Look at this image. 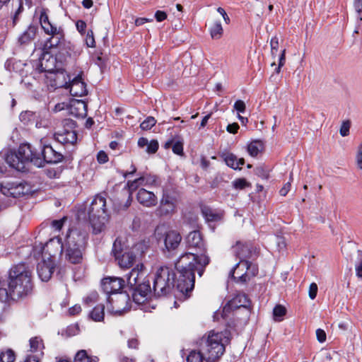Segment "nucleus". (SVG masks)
<instances>
[{
	"instance_id": "nucleus-1",
	"label": "nucleus",
	"mask_w": 362,
	"mask_h": 362,
	"mask_svg": "<svg viewBox=\"0 0 362 362\" xmlns=\"http://www.w3.org/2000/svg\"><path fill=\"white\" fill-rule=\"evenodd\" d=\"M187 247L194 249L197 253L186 252L182 255L175 263L179 273L176 288L187 298L194 287V272L202 276L205 267L209 264L210 259L206 255V249L199 231L190 232L186 238Z\"/></svg>"
},
{
	"instance_id": "nucleus-2",
	"label": "nucleus",
	"mask_w": 362,
	"mask_h": 362,
	"mask_svg": "<svg viewBox=\"0 0 362 362\" xmlns=\"http://www.w3.org/2000/svg\"><path fill=\"white\" fill-rule=\"evenodd\" d=\"M5 282L8 297L13 300L24 298L33 291L32 269L25 264L14 265L8 271Z\"/></svg>"
},
{
	"instance_id": "nucleus-3",
	"label": "nucleus",
	"mask_w": 362,
	"mask_h": 362,
	"mask_svg": "<svg viewBox=\"0 0 362 362\" xmlns=\"http://www.w3.org/2000/svg\"><path fill=\"white\" fill-rule=\"evenodd\" d=\"M230 339L227 332L210 331L198 342V347L208 362H215L224 354Z\"/></svg>"
},
{
	"instance_id": "nucleus-4",
	"label": "nucleus",
	"mask_w": 362,
	"mask_h": 362,
	"mask_svg": "<svg viewBox=\"0 0 362 362\" xmlns=\"http://www.w3.org/2000/svg\"><path fill=\"white\" fill-rule=\"evenodd\" d=\"M87 239L88 233L86 231L78 229L69 230L64 244L66 260L71 264L81 263Z\"/></svg>"
},
{
	"instance_id": "nucleus-5",
	"label": "nucleus",
	"mask_w": 362,
	"mask_h": 362,
	"mask_svg": "<svg viewBox=\"0 0 362 362\" xmlns=\"http://www.w3.org/2000/svg\"><path fill=\"white\" fill-rule=\"evenodd\" d=\"M5 160L11 168L18 171L25 170V164L28 163H31L37 167H42L40 155L28 144L21 145L17 151H9L5 155Z\"/></svg>"
},
{
	"instance_id": "nucleus-6",
	"label": "nucleus",
	"mask_w": 362,
	"mask_h": 362,
	"mask_svg": "<svg viewBox=\"0 0 362 362\" xmlns=\"http://www.w3.org/2000/svg\"><path fill=\"white\" fill-rule=\"evenodd\" d=\"M147 250L144 242H139L132 247H124L120 241L116 240L113 244L112 253L121 268H130L133 266L139 257L141 256Z\"/></svg>"
},
{
	"instance_id": "nucleus-7",
	"label": "nucleus",
	"mask_w": 362,
	"mask_h": 362,
	"mask_svg": "<svg viewBox=\"0 0 362 362\" xmlns=\"http://www.w3.org/2000/svg\"><path fill=\"white\" fill-rule=\"evenodd\" d=\"M88 221L94 234L103 232L108 221L106 199L101 195H96L88 209Z\"/></svg>"
},
{
	"instance_id": "nucleus-8",
	"label": "nucleus",
	"mask_w": 362,
	"mask_h": 362,
	"mask_svg": "<svg viewBox=\"0 0 362 362\" xmlns=\"http://www.w3.org/2000/svg\"><path fill=\"white\" fill-rule=\"evenodd\" d=\"M174 286V274L166 267H160L156 273L153 290L155 296H165L169 294Z\"/></svg>"
},
{
	"instance_id": "nucleus-9",
	"label": "nucleus",
	"mask_w": 362,
	"mask_h": 362,
	"mask_svg": "<svg viewBox=\"0 0 362 362\" xmlns=\"http://www.w3.org/2000/svg\"><path fill=\"white\" fill-rule=\"evenodd\" d=\"M66 74L64 72H59L54 76V88L66 87L69 88L71 95L76 97H82L87 94L88 90L86 83L82 81L81 76H78L69 82L66 81Z\"/></svg>"
},
{
	"instance_id": "nucleus-10",
	"label": "nucleus",
	"mask_w": 362,
	"mask_h": 362,
	"mask_svg": "<svg viewBox=\"0 0 362 362\" xmlns=\"http://www.w3.org/2000/svg\"><path fill=\"white\" fill-rule=\"evenodd\" d=\"M40 22L45 33L51 35V37L46 41L45 46L48 48L58 46L64 38L63 30L50 23L45 10H42L40 13Z\"/></svg>"
},
{
	"instance_id": "nucleus-11",
	"label": "nucleus",
	"mask_w": 362,
	"mask_h": 362,
	"mask_svg": "<svg viewBox=\"0 0 362 362\" xmlns=\"http://www.w3.org/2000/svg\"><path fill=\"white\" fill-rule=\"evenodd\" d=\"M178 200L179 195L176 191L169 188L163 189L160 205L156 209L157 214L160 216L174 214L176 211Z\"/></svg>"
},
{
	"instance_id": "nucleus-12",
	"label": "nucleus",
	"mask_w": 362,
	"mask_h": 362,
	"mask_svg": "<svg viewBox=\"0 0 362 362\" xmlns=\"http://www.w3.org/2000/svg\"><path fill=\"white\" fill-rule=\"evenodd\" d=\"M107 300V310L115 315H120L130 309V298L127 292L115 293L109 296Z\"/></svg>"
},
{
	"instance_id": "nucleus-13",
	"label": "nucleus",
	"mask_w": 362,
	"mask_h": 362,
	"mask_svg": "<svg viewBox=\"0 0 362 362\" xmlns=\"http://www.w3.org/2000/svg\"><path fill=\"white\" fill-rule=\"evenodd\" d=\"M62 124L63 128L54 133L55 139L63 144H75L77 141V134L74 129L75 122L72 119H66Z\"/></svg>"
},
{
	"instance_id": "nucleus-14",
	"label": "nucleus",
	"mask_w": 362,
	"mask_h": 362,
	"mask_svg": "<svg viewBox=\"0 0 362 362\" xmlns=\"http://www.w3.org/2000/svg\"><path fill=\"white\" fill-rule=\"evenodd\" d=\"M64 250V244L61 239L54 238L50 239L42 249V257L48 260L54 261L55 256L61 254Z\"/></svg>"
},
{
	"instance_id": "nucleus-15",
	"label": "nucleus",
	"mask_w": 362,
	"mask_h": 362,
	"mask_svg": "<svg viewBox=\"0 0 362 362\" xmlns=\"http://www.w3.org/2000/svg\"><path fill=\"white\" fill-rule=\"evenodd\" d=\"M132 288L133 301L139 305L144 303L151 293L149 281H143L140 285Z\"/></svg>"
},
{
	"instance_id": "nucleus-16",
	"label": "nucleus",
	"mask_w": 362,
	"mask_h": 362,
	"mask_svg": "<svg viewBox=\"0 0 362 362\" xmlns=\"http://www.w3.org/2000/svg\"><path fill=\"white\" fill-rule=\"evenodd\" d=\"M146 272L144 270V265L139 264L136 267L133 268L129 274L127 276V281L128 285L133 288L142 284L143 281H149L146 280Z\"/></svg>"
},
{
	"instance_id": "nucleus-17",
	"label": "nucleus",
	"mask_w": 362,
	"mask_h": 362,
	"mask_svg": "<svg viewBox=\"0 0 362 362\" xmlns=\"http://www.w3.org/2000/svg\"><path fill=\"white\" fill-rule=\"evenodd\" d=\"M35 151L40 155L42 160V165L45 162L48 163H57L61 162L64 158V156L61 153L55 151L49 145L44 146L41 149L40 153L37 152L36 151Z\"/></svg>"
},
{
	"instance_id": "nucleus-18",
	"label": "nucleus",
	"mask_w": 362,
	"mask_h": 362,
	"mask_svg": "<svg viewBox=\"0 0 362 362\" xmlns=\"http://www.w3.org/2000/svg\"><path fill=\"white\" fill-rule=\"evenodd\" d=\"M124 286V281L117 277H106L102 280L101 286L105 293L111 296L118 293Z\"/></svg>"
},
{
	"instance_id": "nucleus-19",
	"label": "nucleus",
	"mask_w": 362,
	"mask_h": 362,
	"mask_svg": "<svg viewBox=\"0 0 362 362\" xmlns=\"http://www.w3.org/2000/svg\"><path fill=\"white\" fill-rule=\"evenodd\" d=\"M54 261L42 258V261H40L37 266V272L39 278L42 281H49L54 272Z\"/></svg>"
},
{
	"instance_id": "nucleus-20",
	"label": "nucleus",
	"mask_w": 362,
	"mask_h": 362,
	"mask_svg": "<svg viewBox=\"0 0 362 362\" xmlns=\"http://www.w3.org/2000/svg\"><path fill=\"white\" fill-rule=\"evenodd\" d=\"M248 261L245 259H241L236 264V265L230 272L229 276L231 278H238V282L245 283L248 281V274L247 269Z\"/></svg>"
},
{
	"instance_id": "nucleus-21",
	"label": "nucleus",
	"mask_w": 362,
	"mask_h": 362,
	"mask_svg": "<svg viewBox=\"0 0 362 362\" xmlns=\"http://www.w3.org/2000/svg\"><path fill=\"white\" fill-rule=\"evenodd\" d=\"M136 199L138 202L146 207H152L157 204L158 199L153 192L144 188L139 189Z\"/></svg>"
},
{
	"instance_id": "nucleus-22",
	"label": "nucleus",
	"mask_w": 362,
	"mask_h": 362,
	"mask_svg": "<svg viewBox=\"0 0 362 362\" xmlns=\"http://www.w3.org/2000/svg\"><path fill=\"white\" fill-rule=\"evenodd\" d=\"M5 279L0 276V320L4 317L5 313L8 308V300L9 297L7 294V289L5 287Z\"/></svg>"
},
{
	"instance_id": "nucleus-23",
	"label": "nucleus",
	"mask_w": 362,
	"mask_h": 362,
	"mask_svg": "<svg viewBox=\"0 0 362 362\" xmlns=\"http://www.w3.org/2000/svg\"><path fill=\"white\" fill-rule=\"evenodd\" d=\"M182 238L180 235L175 231L170 230L166 233L165 237V246L168 251L176 249L180 243Z\"/></svg>"
},
{
	"instance_id": "nucleus-24",
	"label": "nucleus",
	"mask_w": 362,
	"mask_h": 362,
	"mask_svg": "<svg viewBox=\"0 0 362 362\" xmlns=\"http://www.w3.org/2000/svg\"><path fill=\"white\" fill-rule=\"evenodd\" d=\"M69 112L75 117L84 118L87 116V105L82 100L74 101L70 105Z\"/></svg>"
},
{
	"instance_id": "nucleus-25",
	"label": "nucleus",
	"mask_w": 362,
	"mask_h": 362,
	"mask_svg": "<svg viewBox=\"0 0 362 362\" xmlns=\"http://www.w3.org/2000/svg\"><path fill=\"white\" fill-rule=\"evenodd\" d=\"M221 157L223 158L228 167L234 170H240V165H243L245 163L244 158H239L238 160L235 155L229 152H222Z\"/></svg>"
},
{
	"instance_id": "nucleus-26",
	"label": "nucleus",
	"mask_w": 362,
	"mask_h": 362,
	"mask_svg": "<svg viewBox=\"0 0 362 362\" xmlns=\"http://www.w3.org/2000/svg\"><path fill=\"white\" fill-rule=\"evenodd\" d=\"M30 351L34 353L35 356L42 357L45 348L42 339L39 337H34L30 339Z\"/></svg>"
},
{
	"instance_id": "nucleus-27",
	"label": "nucleus",
	"mask_w": 362,
	"mask_h": 362,
	"mask_svg": "<svg viewBox=\"0 0 362 362\" xmlns=\"http://www.w3.org/2000/svg\"><path fill=\"white\" fill-rule=\"evenodd\" d=\"M36 28L30 26L19 37L21 44H27L31 42L35 37Z\"/></svg>"
},
{
	"instance_id": "nucleus-28",
	"label": "nucleus",
	"mask_w": 362,
	"mask_h": 362,
	"mask_svg": "<svg viewBox=\"0 0 362 362\" xmlns=\"http://www.w3.org/2000/svg\"><path fill=\"white\" fill-rule=\"evenodd\" d=\"M105 306L102 304L96 305L90 313L91 319L96 322H100L104 319Z\"/></svg>"
},
{
	"instance_id": "nucleus-29",
	"label": "nucleus",
	"mask_w": 362,
	"mask_h": 362,
	"mask_svg": "<svg viewBox=\"0 0 362 362\" xmlns=\"http://www.w3.org/2000/svg\"><path fill=\"white\" fill-rule=\"evenodd\" d=\"M139 178L142 186L152 187L157 186L159 184L158 178L156 175H146Z\"/></svg>"
},
{
	"instance_id": "nucleus-30",
	"label": "nucleus",
	"mask_w": 362,
	"mask_h": 362,
	"mask_svg": "<svg viewBox=\"0 0 362 362\" xmlns=\"http://www.w3.org/2000/svg\"><path fill=\"white\" fill-rule=\"evenodd\" d=\"M235 252L236 253V255L240 258V260L244 259L245 258H247L248 257V246L240 242H237L236 245L235 247Z\"/></svg>"
},
{
	"instance_id": "nucleus-31",
	"label": "nucleus",
	"mask_w": 362,
	"mask_h": 362,
	"mask_svg": "<svg viewBox=\"0 0 362 362\" xmlns=\"http://www.w3.org/2000/svg\"><path fill=\"white\" fill-rule=\"evenodd\" d=\"M172 146L173 151L177 155H182L183 153V143L181 141H177L174 143L173 139L165 142V148H168Z\"/></svg>"
},
{
	"instance_id": "nucleus-32",
	"label": "nucleus",
	"mask_w": 362,
	"mask_h": 362,
	"mask_svg": "<svg viewBox=\"0 0 362 362\" xmlns=\"http://www.w3.org/2000/svg\"><path fill=\"white\" fill-rule=\"evenodd\" d=\"M223 28L220 21H216L210 28V35L213 39H220L223 35Z\"/></svg>"
},
{
	"instance_id": "nucleus-33",
	"label": "nucleus",
	"mask_w": 362,
	"mask_h": 362,
	"mask_svg": "<svg viewBox=\"0 0 362 362\" xmlns=\"http://www.w3.org/2000/svg\"><path fill=\"white\" fill-rule=\"evenodd\" d=\"M15 358V353L11 349L0 352V362H13Z\"/></svg>"
},
{
	"instance_id": "nucleus-34",
	"label": "nucleus",
	"mask_w": 362,
	"mask_h": 362,
	"mask_svg": "<svg viewBox=\"0 0 362 362\" xmlns=\"http://www.w3.org/2000/svg\"><path fill=\"white\" fill-rule=\"evenodd\" d=\"M204 359L205 360V356L199 349V351L193 350L189 352L187 357V362H203Z\"/></svg>"
},
{
	"instance_id": "nucleus-35",
	"label": "nucleus",
	"mask_w": 362,
	"mask_h": 362,
	"mask_svg": "<svg viewBox=\"0 0 362 362\" xmlns=\"http://www.w3.org/2000/svg\"><path fill=\"white\" fill-rule=\"evenodd\" d=\"M202 214L208 221H216L221 218V216L218 214H216L209 208L205 207L202 209Z\"/></svg>"
},
{
	"instance_id": "nucleus-36",
	"label": "nucleus",
	"mask_w": 362,
	"mask_h": 362,
	"mask_svg": "<svg viewBox=\"0 0 362 362\" xmlns=\"http://www.w3.org/2000/svg\"><path fill=\"white\" fill-rule=\"evenodd\" d=\"M23 189V185L19 184L14 188H4L3 193L6 195H11L13 197L20 196L25 194Z\"/></svg>"
},
{
	"instance_id": "nucleus-37",
	"label": "nucleus",
	"mask_w": 362,
	"mask_h": 362,
	"mask_svg": "<svg viewBox=\"0 0 362 362\" xmlns=\"http://www.w3.org/2000/svg\"><path fill=\"white\" fill-rule=\"evenodd\" d=\"M262 148V144L259 141L250 143L247 146V151L251 156H256Z\"/></svg>"
},
{
	"instance_id": "nucleus-38",
	"label": "nucleus",
	"mask_w": 362,
	"mask_h": 362,
	"mask_svg": "<svg viewBox=\"0 0 362 362\" xmlns=\"http://www.w3.org/2000/svg\"><path fill=\"white\" fill-rule=\"evenodd\" d=\"M286 310L281 305H277L273 310L274 319L276 321H281L282 317L286 315Z\"/></svg>"
},
{
	"instance_id": "nucleus-39",
	"label": "nucleus",
	"mask_w": 362,
	"mask_h": 362,
	"mask_svg": "<svg viewBox=\"0 0 362 362\" xmlns=\"http://www.w3.org/2000/svg\"><path fill=\"white\" fill-rule=\"evenodd\" d=\"M74 362H96V360L90 359L85 350H80L75 356Z\"/></svg>"
},
{
	"instance_id": "nucleus-40",
	"label": "nucleus",
	"mask_w": 362,
	"mask_h": 362,
	"mask_svg": "<svg viewBox=\"0 0 362 362\" xmlns=\"http://www.w3.org/2000/svg\"><path fill=\"white\" fill-rule=\"evenodd\" d=\"M250 185V183L245 178H238L233 182V187L237 189H243Z\"/></svg>"
},
{
	"instance_id": "nucleus-41",
	"label": "nucleus",
	"mask_w": 362,
	"mask_h": 362,
	"mask_svg": "<svg viewBox=\"0 0 362 362\" xmlns=\"http://www.w3.org/2000/svg\"><path fill=\"white\" fill-rule=\"evenodd\" d=\"M156 119L153 117H148L140 125L141 128L144 130L150 129L156 124Z\"/></svg>"
},
{
	"instance_id": "nucleus-42",
	"label": "nucleus",
	"mask_w": 362,
	"mask_h": 362,
	"mask_svg": "<svg viewBox=\"0 0 362 362\" xmlns=\"http://www.w3.org/2000/svg\"><path fill=\"white\" fill-rule=\"evenodd\" d=\"M270 47H271V54L272 57H275L276 56V53L279 49V40L277 37H273L270 40Z\"/></svg>"
},
{
	"instance_id": "nucleus-43",
	"label": "nucleus",
	"mask_w": 362,
	"mask_h": 362,
	"mask_svg": "<svg viewBox=\"0 0 362 362\" xmlns=\"http://www.w3.org/2000/svg\"><path fill=\"white\" fill-rule=\"evenodd\" d=\"M351 122L349 120L344 121L341 125L339 133L342 136H346L349 134Z\"/></svg>"
},
{
	"instance_id": "nucleus-44",
	"label": "nucleus",
	"mask_w": 362,
	"mask_h": 362,
	"mask_svg": "<svg viewBox=\"0 0 362 362\" xmlns=\"http://www.w3.org/2000/svg\"><path fill=\"white\" fill-rule=\"evenodd\" d=\"M358 261L356 264V273L358 277L362 278V251H358Z\"/></svg>"
},
{
	"instance_id": "nucleus-45",
	"label": "nucleus",
	"mask_w": 362,
	"mask_h": 362,
	"mask_svg": "<svg viewBox=\"0 0 362 362\" xmlns=\"http://www.w3.org/2000/svg\"><path fill=\"white\" fill-rule=\"evenodd\" d=\"M86 44L89 47H94L95 46V38L93 35V32L92 30H88L86 39Z\"/></svg>"
},
{
	"instance_id": "nucleus-46",
	"label": "nucleus",
	"mask_w": 362,
	"mask_h": 362,
	"mask_svg": "<svg viewBox=\"0 0 362 362\" xmlns=\"http://www.w3.org/2000/svg\"><path fill=\"white\" fill-rule=\"evenodd\" d=\"M247 274H248V281H249L251 277H253L257 274L258 268L255 264H253L248 261V267H247Z\"/></svg>"
},
{
	"instance_id": "nucleus-47",
	"label": "nucleus",
	"mask_w": 362,
	"mask_h": 362,
	"mask_svg": "<svg viewBox=\"0 0 362 362\" xmlns=\"http://www.w3.org/2000/svg\"><path fill=\"white\" fill-rule=\"evenodd\" d=\"M158 148V143L156 140H151L148 143L146 151L148 153H154L157 151Z\"/></svg>"
},
{
	"instance_id": "nucleus-48",
	"label": "nucleus",
	"mask_w": 362,
	"mask_h": 362,
	"mask_svg": "<svg viewBox=\"0 0 362 362\" xmlns=\"http://www.w3.org/2000/svg\"><path fill=\"white\" fill-rule=\"evenodd\" d=\"M129 192L132 194L133 191L136 190L139 186H141L139 178L136 179L133 181H129L127 182Z\"/></svg>"
},
{
	"instance_id": "nucleus-49",
	"label": "nucleus",
	"mask_w": 362,
	"mask_h": 362,
	"mask_svg": "<svg viewBox=\"0 0 362 362\" xmlns=\"http://www.w3.org/2000/svg\"><path fill=\"white\" fill-rule=\"evenodd\" d=\"M233 107L238 112L243 113L245 111L246 106L243 100H238L234 103Z\"/></svg>"
},
{
	"instance_id": "nucleus-50",
	"label": "nucleus",
	"mask_w": 362,
	"mask_h": 362,
	"mask_svg": "<svg viewBox=\"0 0 362 362\" xmlns=\"http://www.w3.org/2000/svg\"><path fill=\"white\" fill-rule=\"evenodd\" d=\"M357 166L362 169V143L359 145L356 157Z\"/></svg>"
},
{
	"instance_id": "nucleus-51",
	"label": "nucleus",
	"mask_w": 362,
	"mask_h": 362,
	"mask_svg": "<svg viewBox=\"0 0 362 362\" xmlns=\"http://www.w3.org/2000/svg\"><path fill=\"white\" fill-rule=\"evenodd\" d=\"M317 293V286L315 283H312L309 287V297L311 299H315Z\"/></svg>"
},
{
	"instance_id": "nucleus-52",
	"label": "nucleus",
	"mask_w": 362,
	"mask_h": 362,
	"mask_svg": "<svg viewBox=\"0 0 362 362\" xmlns=\"http://www.w3.org/2000/svg\"><path fill=\"white\" fill-rule=\"evenodd\" d=\"M97 160L100 163H105L108 160V156L105 152L100 151L97 155Z\"/></svg>"
},
{
	"instance_id": "nucleus-53",
	"label": "nucleus",
	"mask_w": 362,
	"mask_h": 362,
	"mask_svg": "<svg viewBox=\"0 0 362 362\" xmlns=\"http://www.w3.org/2000/svg\"><path fill=\"white\" fill-rule=\"evenodd\" d=\"M285 54H286V49H283V50L281 51V55H280V57H279V66H278V67L276 68V72H277V73H279V72H280L281 68V67L284 65V64H285V61H286Z\"/></svg>"
},
{
	"instance_id": "nucleus-54",
	"label": "nucleus",
	"mask_w": 362,
	"mask_h": 362,
	"mask_svg": "<svg viewBox=\"0 0 362 362\" xmlns=\"http://www.w3.org/2000/svg\"><path fill=\"white\" fill-rule=\"evenodd\" d=\"M167 18V13L163 11H157L155 13V18L158 22H162Z\"/></svg>"
},
{
	"instance_id": "nucleus-55",
	"label": "nucleus",
	"mask_w": 362,
	"mask_h": 362,
	"mask_svg": "<svg viewBox=\"0 0 362 362\" xmlns=\"http://www.w3.org/2000/svg\"><path fill=\"white\" fill-rule=\"evenodd\" d=\"M316 336H317V340L320 342L322 343V342L325 341V340H326V333H325V332L323 329H317L316 330Z\"/></svg>"
},
{
	"instance_id": "nucleus-56",
	"label": "nucleus",
	"mask_w": 362,
	"mask_h": 362,
	"mask_svg": "<svg viewBox=\"0 0 362 362\" xmlns=\"http://www.w3.org/2000/svg\"><path fill=\"white\" fill-rule=\"evenodd\" d=\"M66 220V218H63L60 220H54L52 222V226L53 228H54L56 230H61L62 226H63V224H64V222Z\"/></svg>"
},
{
	"instance_id": "nucleus-57",
	"label": "nucleus",
	"mask_w": 362,
	"mask_h": 362,
	"mask_svg": "<svg viewBox=\"0 0 362 362\" xmlns=\"http://www.w3.org/2000/svg\"><path fill=\"white\" fill-rule=\"evenodd\" d=\"M236 300H238L240 303H243L240 306L246 307L249 303V299L245 294H240L236 297Z\"/></svg>"
},
{
	"instance_id": "nucleus-58",
	"label": "nucleus",
	"mask_w": 362,
	"mask_h": 362,
	"mask_svg": "<svg viewBox=\"0 0 362 362\" xmlns=\"http://www.w3.org/2000/svg\"><path fill=\"white\" fill-rule=\"evenodd\" d=\"M238 129H239V125L238 124V123H235V122L228 124L226 127L227 132H228L229 133H231V134L237 133Z\"/></svg>"
},
{
	"instance_id": "nucleus-59",
	"label": "nucleus",
	"mask_w": 362,
	"mask_h": 362,
	"mask_svg": "<svg viewBox=\"0 0 362 362\" xmlns=\"http://www.w3.org/2000/svg\"><path fill=\"white\" fill-rule=\"evenodd\" d=\"M76 28L78 31L81 33H83L85 32L86 28V23L81 20H79L76 22Z\"/></svg>"
},
{
	"instance_id": "nucleus-60",
	"label": "nucleus",
	"mask_w": 362,
	"mask_h": 362,
	"mask_svg": "<svg viewBox=\"0 0 362 362\" xmlns=\"http://www.w3.org/2000/svg\"><path fill=\"white\" fill-rule=\"evenodd\" d=\"M291 189V182H286L280 189L279 193L281 196H286Z\"/></svg>"
},
{
	"instance_id": "nucleus-61",
	"label": "nucleus",
	"mask_w": 362,
	"mask_h": 362,
	"mask_svg": "<svg viewBox=\"0 0 362 362\" xmlns=\"http://www.w3.org/2000/svg\"><path fill=\"white\" fill-rule=\"evenodd\" d=\"M81 311V308L79 305H75L69 308V313L71 315L78 314Z\"/></svg>"
},
{
	"instance_id": "nucleus-62",
	"label": "nucleus",
	"mask_w": 362,
	"mask_h": 362,
	"mask_svg": "<svg viewBox=\"0 0 362 362\" xmlns=\"http://www.w3.org/2000/svg\"><path fill=\"white\" fill-rule=\"evenodd\" d=\"M153 21V19L152 18H137L136 20H135V25L136 26H140L143 24H144L145 23H147V22H152Z\"/></svg>"
},
{
	"instance_id": "nucleus-63",
	"label": "nucleus",
	"mask_w": 362,
	"mask_h": 362,
	"mask_svg": "<svg viewBox=\"0 0 362 362\" xmlns=\"http://www.w3.org/2000/svg\"><path fill=\"white\" fill-rule=\"evenodd\" d=\"M354 6L356 11L360 14L362 12V0H354Z\"/></svg>"
},
{
	"instance_id": "nucleus-64",
	"label": "nucleus",
	"mask_w": 362,
	"mask_h": 362,
	"mask_svg": "<svg viewBox=\"0 0 362 362\" xmlns=\"http://www.w3.org/2000/svg\"><path fill=\"white\" fill-rule=\"evenodd\" d=\"M42 357L35 355H29L27 356L24 362H39Z\"/></svg>"
}]
</instances>
